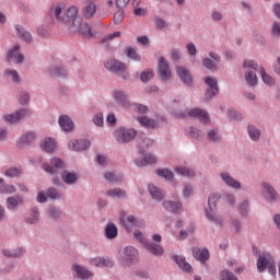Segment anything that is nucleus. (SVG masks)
Wrapping results in <instances>:
<instances>
[{
    "instance_id": "nucleus-19",
    "label": "nucleus",
    "mask_w": 280,
    "mask_h": 280,
    "mask_svg": "<svg viewBox=\"0 0 280 280\" xmlns=\"http://www.w3.org/2000/svg\"><path fill=\"white\" fill-rule=\"evenodd\" d=\"M176 73L183 84H186V86H191V84H194V77L191 75V72H189V69H187L186 67H177Z\"/></svg>"
},
{
    "instance_id": "nucleus-43",
    "label": "nucleus",
    "mask_w": 280,
    "mask_h": 280,
    "mask_svg": "<svg viewBox=\"0 0 280 280\" xmlns=\"http://www.w3.org/2000/svg\"><path fill=\"white\" fill-rule=\"evenodd\" d=\"M175 172L178 176H184L185 178H194L196 176V171L191 167L177 166Z\"/></svg>"
},
{
    "instance_id": "nucleus-18",
    "label": "nucleus",
    "mask_w": 280,
    "mask_h": 280,
    "mask_svg": "<svg viewBox=\"0 0 280 280\" xmlns=\"http://www.w3.org/2000/svg\"><path fill=\"white\" fill-rule=\"evenodd\" d=\"M159 73H160L161 80H163L164 82H167V80L172 78V70H170V62H167V59H165V57H160Z\"/></svg>"
},
{
    "instance_id": "nucleus-27",
    "label": "nucleus",
    "mask_w": 280,
    "mask_h": 280,
    "mask_svg": "<svg viewBox=\"0 0 280 280\" xmlns=\"http://www.w3.org/2000/svg\"><path fill=\"white\" fill-rule=\"evenodd\" d=\"M173 261H175V264L178 266V268L180 270H183V272H192L194 271V267L190 266L189 262H187V259L185 258V256H180V255H174L172 256Z\"/></svg>"
},
{
    "instance_id": "nucleus-23",
    "label": "nucleus",
    "mask_w": 280,
    "mask_h": 280,
    "mask_svg": "<svg viewBox=\"0 0 280 280\" xmlns=\"http://www.w3.org/2000/svg\"><path fill=\"white\" fill-rule=\"evenodd\" d=\"M104 67L108 71H112V73H116V75H118V73H121V71L126 69V63L118 61L116 59H110L105 61Z\"/></svg>"
},
{
    "instance_id": "nucleus-30",
    "label": "nucleus",
    "mask_w": 280,
    "mask_h": 280,
    "mask_svg": "<svg viewBox=\"0 0 280 280\" xmlns=\"http://www.w3.org/2000/svg\"><path fill=\"white\" fill-rule=\"evenodd\" d=\"M23 202H25L23 196L9 197L7 198V209H9V211H16V209H19Z\"/></svg>"
},
{
    "instance_id": "nucleus-11",
    "label": "nucleus",
    "mask_w": 280,
    "mask_h": 280,
    "mask_svg": "<svg viewBox=\"0 0 280 280\" xmlns=\"http://www.w3.org/2000/svg\"><path fill=\"white\" fill-rule=\"evenodd\" d=\"M7 60L8 62H13V65H23L25 62V55L21 52V46L19 44L9 49Z\"/></svg>"
},
{
    "instance_id": "nucleus-24",
    "label": "nucleus",
    "mask_w": 280,
    "mask_h": 280,
    "mask_svg": "<svg viewBox=\"0 0 280 280\" xmlns=\"http://www.w3.org/2000/svg\"><path fill=\"white\" fill-rule=\"evenodd\" d=\"M25 224L34 226L40 222V209L34 206L31 208L28 215L24 219Z\"/></svg>"
},
{
    "instance_id": "nucleus-21",
    "label": "nucleus",
    "mask_w": 280,
    "mask_h": 280,
    "mask_svg": "<svg viewBox=\"0 0 280 280\" xmlns=\"http://www.w3.org/2000/svg\"><path fill=\"white\" fill-rule=\"evenodd\" d=\"M162 207L165 211H168V213H183V202L179 200H164L162 201Z\"/></svg>"
},
{
    "instance_id": "nucleus-57",
    "label": "nucleus",
    "mask_w": 280,
    "mask_h": 280,
    "mask_svg": "<svg viewBox=\"0 0 280 280\" xmlns=\"http://www.w3.org/2000/svg\"><path fill=\"white\" fill-rule=\"evenodd\" d=\"M223 200L226 202V205H229V207H235V202H237V198L233 192H225L223 195Z\"/></svg>"
},
{
    "instance_id": "nucleus-41",
    "label": "nucleus",
    "mask_w": 280,
    "mask_h": 280,
    "mask_svg": "<svg viewBox=\"0 0 280 280\" xmlns=\"http://www.w3.org/2000/svg\"><path fill=\"white\" fill-rule=\"evenodd\" d=\"M47 71L49 75H54L55 78H67V69L62 66H51Z\"/></svg>"
},
{
    "instance_id": "nucleus-34",
    "label": "nucleus",
    "mask_w": 280,
    "mask_h": 280,
    "mask_svg": "<svg viewBox=\"0 0 280 280\" xmlns=\"http://www.w3.org/2000/svg\"><path fill=\"white\" fill-rule=\"evenodd\" d=\"M97 12V5H95V0H88L85 7L83 8V16L85 19H93Z\"/></svg>"
},
{
    "instance_id": "nucleus-9",
    "label": "nucleus",
    "mask_w": 280,
    "mask_h": 280,
    "mask_svg": "<svg viewBox=\"0 0 280 280\" xmlns=\"http://www.w3.org/2000/svg\"><path fill=\"white\" fill-rule=\"evenodd\" d=\"M67 167V164L65 161L60 160V158H52L50 159V162L43 163L42 164V170L46 172L47 174H51L52 176L56 174H60L62 170Z\"/></svg>"
},
{
    "instance_id": "nucleus-10",
    "label": "nucleus",
    "mask_w": 280,
    "mask_h": 280,
    "mask_svg": "<svg viewBox=\"0 0 280 280\" xmlns=\"http://www.w3.org/2000/svg\"><path fill=\"white\" fill-rule=\"evenodd\" d=\"M120 224L128 232L132 231V229H143V226H145V223H143V220H141V218L135 214H129L127 217L121 215Z\"/></svg>"
},
{
    "instance_id": "nucleus-47",
    "label": "nucleus",
    "mask_w": 280,
    "mask_h": 280,
    "mask_svg": "<svg viewBox=\"0 0 280 280\" xmlns=\"http://www.w3.org/2000/svg\"><path fill=\"white\" fill-rule=\"evenodd\" d=\"M155 174L165 180H174V172H172L170 168H158Z\"/></svg>"
},
{
    "instance_id": "nucleus-22",
    "label": "nucleus",
    "mask_w": 280,
    "mask_h": 280,
    "mask_svg": "<svg viewBox=\"0 0 280 280\" xmlns=\"http://www.w3.org/2000/svg\"><path fill=\"white\" fill-rule=\"evenodd\" d=\"M143 248L150 253V255H153V257H163V255H165V248L159 243L148 241Z\"/></svg>"
},
{
    "instance_id": "nucleus-25",
    "label": "nucleus",
    "mask_w": 280,
    "mask_h": 280,
    "mask_svg": "<svg viewBox=\"0 0 280 280\" xmlns=\"http://www.w3.org/2000/svg\"><path fill=\"white\" fill-rule=\"evenodd\" d=\"M58 124L63 132H73V129L75 128L73 119H71L69 115L59 116Z\"/></svg>"
},
{
    "instance_id": "nucleus-42",
    "label": "nucleus",
    "mask_w": 280,
    "mask_h": 280,
    "mask_svg": "<svg viewBox=\"0 0 280 280\" xmlns=\"http://www.w3.org/2000/svg\"><path fill=\"white\" fill-rule=\"evenodd\" d=\"M104 179L107 183H110L112 185H115V184L121 183V180H124V175L117 174L115 172H105L104 173Z\"/></svg>"
},
{
    "instance_id": "nucleus-59",
    "label": "nucleus",
    "mask_w": 280,
    "mask_h": 280,
    "mask_svg": "<svg viewBox=\"0 0 280 280\" xmlns=\"http://www.w3.org/2000/svg\"><path fill=\"white\" fill-rule=\"evenodd\" d=\"M219 93L220 89H207L203 97L205 102H211Z\"/></svg>"
},
{
    "instance_id": "nucleus-45",
    "label": "nucleus",
    "mask_w": 280,
    "mask_h": 280,
    "mask_svg": "<svg viewBox=\"0 0 280 280\" xmlns=\"http://www.w3.org/2000/svg\"><path fill=\"white\" fill-rule=\"evenodd\" d=\"M127 58L133 60V62H141V55L137 52V48L135 46H129L125 49Z\"/></svg>"
},
{
    "instance_id": "nucleus-56",
    "label": "nucleus",
    "mask_w": 280,
    "mask_h": 280,
    "mask_svg": "<svg viewBox=\"0 0 280 280\" xmlns=\"http://www.w3.org/2000/svg\"><path fill=\"white\" fill-rule=\"evenodd\" d=\"M186 132L187 135H189L192 139H202V137H205V135L202 133V131L198 130L197 128L194 127H188L186 128Z\"/></svg>"
},
{
    "instance_id": "nucleus-48",
    "label": "nucleus",
    "mask_w": 280,
    "mask_h": 280,
    "mask_svg": "<svg viewBox=\"0 0 280 280\" xmlns=\"http://www.w3.org/2000/svg\"><path fill=\"white\" fill-rule=\"evenodd\" d=\"M106 196L108 198H126L127 194L126 190L121 188H112L106 191Z\"/></svg>"
},
{
    "instance_id": "nucleus-16",
    "label": "nucleus",
    "mask_w": 280,
    "mask_h": 280,
    "mask_svg": "<svg viewBox=\"0 0 280 280\" xmlns=\"http://www.w3.org/2000/svg\"><path fill=\"white\" fill-rule=\"evenodd\" d=\"M112 97L115 100L116 104H119L120 106H130V98L127 91L115 89L112 92Z\"/></svg>"
},
{
    "instance_id": "nucleus-2",
    "label": "nucleus",
    "mask_w": 280,
    "mask_h": 280,
    "mask_svg": "<svg viewBox=\"0 0 280 280\" xmlns=\"http://www.w3.org/2000/svg\"><path fill=\"white\" fill-rule=\"evenodd\" d=\"M218 200H220L219 194H211L208 198V207L205 209V215L208 222L214 224V226H219V229L224 228V219L215 210L218 209Z\"/></svg>"
},
{
    "instance_id": "nucleus-51",
    "label": "nucleus",
    "mask_w": 280,
    "mask_h": 280,
    "mask_svg": "<svg viewBox=\"0 0 280 280\" xmlns=\"http://www.w3.org/2000/svg\"><path fill=\"white\" fill-rule=\"evenodd\" d=\"M46 196L50 198V200H61L62 192L55 187H50L46 190Z\"/></svg>"
},
{
    "instance_id": "nucleus-36",
    "label": "nucleus",
    "mask_w": 280,
    "mask_h": 280,
    "mask_svg": "<svg viewBox=\"0 0 280 280\" xmlns=\"http://www.w3.org/2000/svg\"><path fill=\"white\" fill-rule=\"evenodd\" d=\"M74 34H80L83 38L93 37V32H91V26L89 23L84 22L82 19L79 30L74 32Z\"/></svg>"
},
{
    "instance_id": "nucleus-62",
    "label": "nucleus",
    "mask_w": 280,
    "mask_h": 280,
    "mask_svg": "<svg viewBox=\"0 0 280 280\" xmlns=\"http://www.w3.org/2000/svg\"><path fill=\"white\" fill-rule=\"evenodd\" d=\"M154 78V71L151 69L144 70L140 73V80L141 82H150Z\"/></svg>"
},
{
    "instance_id": "nucleus-31",
    "label": "nucleus",
    "mask_w": 280,
    "mask_h": 280,
    "mask_svg": "<svg viewBox=\"0 0 280 280\" xmlns=\"http://www.w3.org/2000/svg\"><path fill=\"white\" fill-rule=\"evenodd\" d=\"M247 135L253 143H259V141H261V129L257 128L255 125L247 126Z\"/></svg>"
},
{
    "instance_id": "nucleus-44",
    "label": "nucleus",
    "mask_w": 280,
    "mask_h": 280,
    "mask_svg": "<svg viewBox=\"0 0 280 280\" xmlns=\"http://www.w3.org/2000/svg\"><path fill=\"white\" fill-rule=\"evenodd\" d=\"M250 209V200L248 198L243 199L238 203V213L242 218H246L248 215V211Z\"/></svg>"
},
{
    "instance_id": "nucleus-26",
    "label": "nucleus",
    "mask_w": 280,
    "mask_h": 280,
    "mask_svg": "<svg viewBox=\"0 0 280 280\" xmlns=\"http://www.w3.org/2000/svg\"><path fill=\"white\" fill-rule=\"evenodd\" d=\"M72 269L74 270L78 279L89 280L93 279V271L89 270L85 266L82 265H73Z\"/></svg>"
},
{
    "instance_id": "nucleus-15",
    "label": "nucleus",
    "mask_w": 280,
    "mask_h": 280,
    "mask_svg": "<svg viewBox=\"0 0 280 280\" xmlns=\"http://www.w3.org/2000/svg\"><path fill=\"white\" fill-rule=\"evenodd\" d=\"M90 265L95 266L96 268H114L115 260L108 256H100L90 259Z\"/></svg>"
},
{
    "instance_id": "nucleus-29",
    "label": "nucleus",
    "mask_w": 280,
    "mask_h": 280,
    "mask_svg": "<svg viewBox=\"0 0 280 280\" xmlns=\"http://www.w3.org/2000/svg\"><path fill=\"white\" fill-rule=\"evenodd\" d=\"M80 178L77 172L62 171L61 172V180L66 185H75Z\"/></svg>"
},
{
    "instance_id": "nucleus-33",
    "label": "nucleus",
    "mask_w": 280,
    "mask_h": 280,
    "mask_svg": "<svg viewBox=\"0 0 280 280\" xmlns=\"http://www.w3.org/2000/svg\"><path fill=\"white\" fill-rule=\"evenodd\" d=\"M3 78L11 80L13 84H21V74L13 68H7L3 72Z\"/></svg>"
},
{
    "instance_id": "nucleus-20",
    "label": "nucleus",
    "mask_w": 280,
    "mask_h": 280,
    "mask_svg": "<svg viewBox=\"0 0 280 280\" xmlns=\"http://www.w3.org/2000/svg\"><path fill=\"white\" fill-rule=\"evenodd\" d=\"M68 148L72 150V152H82L84 150H89L91 148V141L81 139V140H70L68 142Z\"/></svg>"
},
{
    "instance_id": "nucleus-5",
    "label": "nucleus",
    "mask_w": 280,
    "mask_h": 280,
    "mask_svg": "<svg viewBox=\"0 0 280 280\" xmlns=\"http://www.w3.org/2000/svg\"><path fill=\"white\" fill-rule=\"evenodd\" d=\"M119 261L124 268H130L135 264H139V249L132 245L124 247Z\"/></svg>"
},
{
    "instance_id": "nucleus-8",
    "label": "nucleus",
    "mask_w": 280,
    "mask_h": 280,
    "mask_svg": "<svg viewBox=\"0 0 280 280\" xmlns=\"http://www.w3.org/2000/svg\"><path fill=\"white\" fill-rule=\"evenodd\" d=\"M137 137V130L132 128L118 127L114 131V138L118 143H130Z\"/></svg>"
},
{
    "instance_id": "nucleus-37",
    "label": "nucleus",
    "mask_w": 280,
    "mask_h": 280,
    "mask_svg": "<svg viewBox=\"0 0 280 280\" xmlns=\"http://www.w3.org/2000/svg\"><path fill=\"white\" fill-rule=\"evenodd\" d=\"M148 191L151 198H153V200H158L159 202L165 198V195L163 191H161V188L156 187L154 184L148 185Z\"/></svg>"
},
{
    "instance_id": "nucleus-61",
    "label": "nucleus",
    "mask_w": 280,
    "mask_h": 280,
    "mask_svg": "<svg viewBox=\"0 0 280 280\" xmlns=\"http://www.w3.org/2000/svg\"><path fill=\"white\" fill-rule=\"evenodd\" d=\"M203 82L207 84L208 89H220L218 85V78L215 77H206Z\"/></svg>"
},
{
    "instance_id": "nucleus-49",
    "label": "nucleus",
    "mask_w": 280,
    "mask_h": 280,
    "mask_svg": "<svg viewBox=\"0 0 280 280\" xmlns=\"http://www.w3.org/2000/svg\"><path fill=\"white\" fill-rule=\"evenodd\" d=\"M228 223L232 229H234L235 235H240V233H242V220L233 217L228 221Z\"/></svg>"
},
{
    "instance_id": "nucleus-64",
    "label": "nucleus",
    "mask_w": 280,
    "mask_h": 280,
    "mask_svg": "<svg viewBox=\"0 0 280 280\" xmlns=\"http://www.w3.org/2000/svg\"><path fill=\"white\" fill-rule=\"evenodd\" d=\"M194 196V185L191 184H185L183 187V197L188 199Z\"/></svg>"
},
{
    "instance_id": "nucleus-63",
    "label": "nucleus",
    "mask_w": 280,
    "mask_h": 280,
    "mask_svg": "<svg viewBox=\"0 0 280 280\" xmlns=\"http://www.w3.org/2000/svg\"><path fill=\"white\" fill-rule=\"evenodd\" d=\"M92 121L97 128H104V114L97 113L93 116Z\"/></svg>"
},
{
    "instance_id": "nucleus-12",
    "label": "nucleus",
    "mask_w": 280,
    "mask_h": 280,
    "mask_svg": "<svg viewBox=\"0 0 280 280\" xmlns=\"http://www.w3.org/2000/svg\"><path fill=\"white\" fill-rule=\"evenodd\" d=\"M219 178L223 183V185L230 187V189H235L236 191H240V189H242V183L235 179L234 176L226 171L219 173Z\"/></svg>"
},
{
    "instance_id": "nucleus-58",
    "label": "nucleus",
    "mask_w": 280,
    "mask_h": 280,
    "mask_svg": "<svg viewBox=\"0 0 280 280\" xmlns=\"http://www.w3.org/2000/svg\"><path fill=\"white\" fill-rule=\"evenodd\" d=\"M0 194H16V187L14 185H8L0 183Z\"/></svg>"
},
{
    "instance_id": "nucleus-14",
    "label": "nucleus",
    "mask_w": 280,
    "mask_h": 280,
    "mask_svg": "<svg viewBox=\"0 0 280 280\" xmlns=\"http://www.w3.org/2000/svg\"><path fill=\"white\" fill-rule=\"evenodd\" d=\"M261 188L265 194V198L268 202H279L280 196L279 192L275 189L273 186H271L270 183L264 182L261 184Z\"/></svg>"
},
{
    "instance_id": "nucleus-7",
    "label": "nucleus",
    "mask_w": 280,
    "mask_h": 280,
    "mask_svg": "<svg viewBox=\"0 0 280 280\" xmlns=\"http://www.w3.org/2000/svg\"><path fill=\"white\" fill-rule=\"evenodd\" d=\"M174 116L177 117V119H185V117H196L197 119H200L203 124H211V119L209 118V113L207 110H203L201 108H192L185 112H175Z\"/></svg>"
},
{
    "instance_id": "nucleus-50",
    "label": "nucleus",
    "mask_w": 280,
    "mask_h": 280,
    "mask_svg": "<svg viewBox=\"0 0 280 280\" xmlns=\"http://www.w3.org/2000/svg\"><path fill=\"white\" fill-rule=\"evenodd\" d=\"M195 231H196V228L194 226V224H189L186 228V230L179 231V235L177 236V240H179V242H183L185 241L186 237H189V235H191Z\"/></svg>"
},
{
    "instance_id": "nucleus-13",
    "label": "nucleus",
    "mask_w": 280,
    "mask_h": 280,
    "mask_svg": "<svg viewBox=\"0 0 280 280\" xmlns=\"http://www.w3.org/2000/svg\"><path fill=\"white\" fill-rule=\"evenodd\" d=\"M222 58L220 55L210 51L209 52V58H205L202 60V67L205 69H208V71H218V63L221 62Z\"/></svg>"
},
{
    "instance_id": "nucleus-38",
    "label": "nucleus",
    "mask_w": 280,
    "mask_h": 280,
    "mask_svg": "<svg viewBox=\"0 0 280 280\" xmlns=\"http://www.w3.org/2000/svg\"><path fill=\"white\" fill-rule=\"evenodd\" d=\"M133 163L138 167H143V165H154V163H156V158L153 154H145L142 160H133Z\"/></svg>"
},
{
    "instance_id": "nucleus-4",
    "label": "nucleus",
    "mask_w": 280,
    "mask_h": 280,
    "mask_svg": "<svg viewBox=\"0 0 280 280\" xmlns=\"http://www.w3.org/2000/svg\"><path fill=\"white\" fill-rule=\"evenodd\" d=\"M256 266L258 272H266V270H268L269 275H277L275 257L268 252H264L259 255Z\"/></svg>"
},
{
    "instance_id": "nucleus-3",
    "label": "nucleus",
    "mask_w": 280,
    "mask_h": 280,
    "mask_svg": "<svg viewBox=\"0 0 280 280\" xmlns=\"http://www.w3.org/2000/svg\"><path fill=\"white\" fill-rule=\"evenodd\" d=\"M243 69H245L244 78L247 86L255 89L259 84V79L257 78V71H259V65L255 60H245L243 63Z\"/></svg>"
},
{
    "instance_id": "nucleus-55",
    "label": "nucleus",
    "mask_w": 280,
    "mask_h": 280,
    "mask_svg": "<svg viewBox=\"0 0 280 280\" xmlns=\"http://www.w3.org/2000/svg\"><path fill=\"white\" fill-rule=\"evenodd\" d=\"M131 108L135 113H139L140 115H145L150 108L147 105H143L141 103H132Z\"/></svg>"
},
{
    "instance_id": "nucleus-60",
    "label": "nucleus",
    "mask_w": 280,
    "mask_h": 280,
    "mask_svg": "<svg viewBox=\"0 0 280 280\" xmlns=\"http://www.w3.org/2000/svg\"><path fill=\"white\" fill-rule=\"evenodd\" d=\"M133 240H137V242L141 243L143 247L149 242L148 238H145V236L143 235V232H141V230L133 231Z\"/></svg>"
},
{
    "instance_id": "nucleus-1",
    "label": "nucleus",
    "mask_w": 280,
    "mask_h": 280,
    "mask_svg": "<svg viewBox=\"0 0 280 280\" xmlns=\"http://www.w3.org/2000/svg\"><path fill=\"white\" fill-rule=\"evenodd\" d=\"M50 14L58 23L67 25L70 34H75L80 30L82 16L78 7L71 5L65 10V3H57L50 8Z\"/></svg>"
},
{
    "instance_id": "nucleus-46",
    "label": "nucleus",
    "mask_w": 280,
    "mask_h": 280,
    "mask_svg": "<svg viewBox=\"0 0 280 280\" xmlns=\"http://www.w3.org/2000/svg\"><path fill=\"white\" fill-rule=\"evenodd\" d=\"M137 119L142 128H156V122L154 121V119L148 116H140Z\"/></svg>"
},
{
    "instance_id": "nucleus-53",
    "label": "nucleus",
    "mask_w": 280,
    "mask_h": 280,
    "mask_svg": "<svg viewBox=\"0 0 280 280\" xmlns=\"http://www.w3.org/2000/svg\"><path fill=\"white\" fill-rule=\"evenodd\" d=\"M18 101L21 106H27L30 104V92L22 90L18 94Z\"/></svg>"
},
{
    "instance_id": "nucleus-40",
    "label": "nucleus",
    "mask_w": 280,
    "mask_h": 280,
    "mask_svg": "<svg viewBox=\"0 0 280 280\" xmlns=\"http://www.w3.org/2000/svg\"><path fill=\"white\" fill-rule=\"evenodd\" d=\"M119 235V230L115 223H107L105 226V237L106 240H115Z\"/></svg>"
},
{
    "instance_id": "nucleus-39",
    "label": "nucleus",
    "mask_w": 280,
    "mask_h": 280,
    "mask_svg": "<svg viewBox=\"0 0 280 280\" xmlns=\"http://www.w3.org/2000/svg\"><path fill=\"white\" fill-rule=\"evenodd\" d=\"M46 213L49 220H54V222H58V220L62 218V210L60 208H56V206H49Z\"/></svg>"
},
{
    "instance_id": "nucleus-32",
    "label": "nucleus",
    "mask_w": 280,
    "mask_h": 280,
    "mask_svg": "<svg viewBox=\"0 0 280 280\" xmlns=\"http://www.w3.org/2000/svg\"><path fill=\"white\" fill-rule=\"evenodd\" d=\"M56 140L54 138H45L40 141V148L44 152H47L48 154H52V152L56 151L57 148Z\"/></svg>"
},
{
    "instance_id": "nucleus-28",
    "label": "nucleus",
    "mask_w": 280,
    "mask_h": 280,
    "mask_svg": "<svg viewBox=\"0 0 280 280\" xmlns=\"http://www.w3.org/2000/svg\"><path fill=\"white\" fill-rule=\"evenodd\" d=\"M192 256L196 259V261H199L205 266L207 261H209V258L211 255L209 254V249L203 248V249H198V248H192Z\"/></svg>"
},
{
    "instance_id": "nucleus-17",
    "label": "nucleus",
    "mask_w": 280,
    "mask_h": 280,
    "mask_svg": "<svg viewBox=\"0 0 280 280\" xmlns=\"http://www.w3.org/2000/svg\"><path fill=\"white\" fill-rule=\"evenodd\" d=\"M36 141V133L33 131H27L24 135L20 136L18 139V148L20 150H25L28 145H32Z\"/></svg>"
},
{
    "instance_id": "nucleus-35",
    "label": "nucleus",
    "mask_w": 280,
    "mask_h": 280,
    "mask_svg": "<svg viewBox=\"0 0 280 280\" xmlns=\"http://www.w3.org/2000/svg\"><path fill=\"white\" fill-rule=\"evenodd\" d=\"M15 34L21 40H24V43H32V40H34L32 33L21 25H15Z\"/></svg>"
},
{
    "instance_id": "nucleus-52",
    "label": "nucleus",
    "mask_w": 280,
    "mask_h": 280,
    "mask_svg": "<svg viewBox=\"0 0 280 280\" xmlns=\"http://www.w3.org/2000/svg\"><path fill=\"white\" fill-rule=\"evenodd\" d=\"M259 73L262 78V82L267 84V86H275V79L266 73V69H264V67L259 68Z\"/></svg>"
},
{
    "instance_id": "nucleus-6",
    "label": "nucleus",
    "mask_w": 280,
    "mask_h": 280,
    "mask_svg": "<svg viewBox=\"0 0 280 280\" xmlns=\"http://www.w3.org/2000/svg\"><path fill=\"white\" fill-rule=\"evenodd\" d=\"M32 115V112L27 108H20L11 114H5L3 119L9 126H19L23 119H27Z\"/></svg>"
},
{
    "instance_id": "nucleus-54",
    "label": "nucleus",
    "mask_w": 280,
    "mask_h": 280,
    "mask_svg": "<svg viewBox=\"0 0 280 280\" xmlns=\"http://www.w3.org/2000/svg\"><path fill=\"white\" fill-rule=\"evenodd\" d=\"M219 279L220 280H240L236 278L235 273H233L229 269L221 270L219 273Z\"/></svg>"
}]
</instances>
